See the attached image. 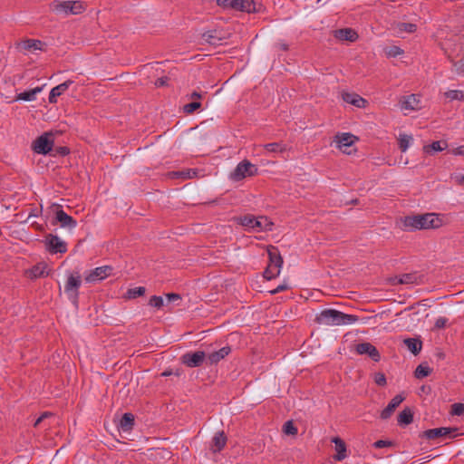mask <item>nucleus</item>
Listing matches in <instances>:
<instances>
[{"instance_id":"1","label":"nucleus","mask_w":464,"mask_h":464,"mask_svg":"<svg viewBox=\"0 0 464 464\" xmlns=\"http://www.w3.org/2000/svg\"><path fill=\"white\" fill-rule=\"evenodd\" d=\"M402 228L404 230H420L438 228L442 222L435 213H426L422 215L407 216L401 219Z\"/></svg>"},{"instance_id":"2","label":"nucleus","mask_w":464,"mask_h":464,"mask_svg":"<svg viewBox=\"0 0 464 464\" xmlns=\"http://www.w3.org/2000/svg\"><path fill=\"white\" fill-rule=\"evenodd\" d=\"M359 320L357 315L344 314L335 309H324L315 317V322L324 325L353 324Z\"/></svg>"},{"instance_id":"3","label":"nucleus","mask_w":464,"mask_h":464,"mask_svg":"<svg viewBox=\"0 0 464 464\" xmlns=\"http://www.w3.org/2000/svg\"><path fill=\"white\" fill-rule=\"evenodd\" d=\"M49 8L55 14H80L85 10V5L82 1H58L54 0L49 5Z\"/></svg>"},{"instance_id":"4","label":"nucleus","mask_w":464,"mask_h":464,"mask_svg":"<svg viewBox=\"0 0 464 464\" xmlns=\"http://www.w3.org/2000/svg\"><path fill=\"white\" fill-rule=\"evenodd\" d=\"M217 4L225 9L246 13H259L262 9V5H257L254 0H217Z\"/></svg>"},{"instance_id":"5","label":"nucleus","mask_w":464,"mask_h":464,"mask_svg":"<svg viewBox=\"0 0 464 464\" xmlns=\"http://www.w3.org/2000/svg\"><path fill=\"white\" fill-rule=\"evenodd\" d=\"M238 223L257 232L271 231L274 226V223L270 221L266 217L261 216L256 218L253 215H246L244 217L238 218Z\"/></svg>"},{"instance_id":"6","label":"nucleus","mask_w":464,"mask_h":464,"mask_svg":"<svg viewBox=\"0 0 464 464\" xmlns=\"http://www.w3.org/2000/svg\"><path fill=\"white\" fill-rule=\"evenodd\" d=\"M258 169L249 160H244L240 161L235 169L230 173L229 178L233 181H240L246 178L254 177L257 174Z\"/></svg>"},{"instance_id":"7","label":"nucleus","mask_w":464,"mask_h":464,"mask_svg":"<svg viewBox=\"0 0 464 464\" xmlns=\"http://www.w3.org/2000/svg\"><path fill=\"white\" fill-rule=\"evenodd\" d=\"M82 285V278L79 272H74L69 275L64 291L67 294L72 303L77 306L79 299V288Z\"/></svg>"},{"instance_id":"8","label":"nucleus","mask_w":464,"mask_h":464,"mask_svg":"<svg viewBox=\"0 0 464 464\" xmlns=\"http://www.w3.org/2000/svg\"><path fill=\"white\" fill-rule=\"evenodd\" d=\"M54 208V218L52 221V225L55 226L59 224L61 227L73 229L77 226V221L70 215H68L61 205H53Z\"/></svg>"},{"instance_id":"9","label":"nucleus","mask_w":464,"mask_h":464,"mask_svg":"<svg viewBox=\"0 0 464 464\" xmlns=\"http://www.w3.org/2000/svg\"><path fill=\"white\" fill-rule=\"evenodd\" d=\"M53 142V133L44 132L33 142L32 149L38 154L45 155L52 150Z\"/></svg>"},{"instance_id":"10","label":"nucleus","mask_w":464,"mask_h":464,"mask_svg":"<svg viewBox=\"0 0 464 464\" xmlns=\"http://www.w3.org/2000/svg\"><path fill=\"white\" fill-rule=\"evenodd\" d=\"M44 244L46 249L51 254H63L67 251L66 242L63 241L58 236L53 234H47L44 237Z\"/></svg>"},{"instance_id":"11","label":"nucleus","mask_w":464,"mask_h":464,"mask_svg":"<svg viewBox=\"0 0 464 464\" xmlns=\"http://www.w3.org/2000/svg\"><path fill=\"white\" fill-rule=\"evenodd\" d=\"M205 360H206V353L203 351H197L194 353H186L180 358L181 362L189 368H195V367L200 366L204 362Z\"/></svg>"},{"instance_id":"12","label":"nucleus","mask_w":464,"mask_h":464,"mask_svg":"<svg viewBox=\"0 0 464 464\" xmlns=\"http://www.w3.org/2000/svg\"><path fill=\"white\" fill-rule=\"evenodd\" d=\"M457 429L455 428H435L424 430L420 437L425 438L429 440H435L440 438L450 437L452 433H455Z\"/></svg>"},{"instance_id":"13","label":"nucleus","mask_w":464,"mask_h":464,"mask_svg":"<svg viewBox=\"0 0 464 464\" xmlns=\"http://www.w3.org/2000/svg\"><path fill=\"white\" fill-rule=\"evenodd\" d=\"M113 267L111 266H102L91 270L88 275L85 276V281L87 283H94L97 281H102L112 274Z\"/></svg>"},{"instance_id":"14","label":"nucleus","mask_w":464,"mask_h":464,"mask_svg":"<svg viewBox=\"0 0 464 464\" xmlns=\"http://www.w3.org/2000/svg\"><path fill=\"white\" fill-rule=\"evenodd\" d=\"M355 351L358 354L369 355V357L374 362H379L381 359L379 351L370 343H358L355 347Z\"/></svg>"},{"instance_id":"15","label":"nucleus","mask_w":464,"mask_h":464,"mask_svg":"<svg viewBox=\"0 0 464 464\" xmlns=\"http://www.w3.org/2000/svg\"><path fill=\"white\" fill-rule=\"evenodd\" d=\"M405 400V397L398 394L395 397H393L391 401L388 403V405L381 412V419L382 420H388L392 417L397 407Z\"/></svg>"},{"instance_id":"16","label":"nucleus","mask_w":464,"mask_h":464,"mask_svg":"<svg viewBox=\"0 0 464 464\" xmlns=\"http://www.w3.org/2000/svg\"><path fill=\"white\" fill-rule=\"evenodd\" d=\"M73 83V81L67 80L64 82L53 87L49 94V102L50 103H56L57 102V97L61 96L63 93H64L69 87Z\"/></svg>"},{"instance_id":"17","label":"nucleus","mask_w":464,"mask_h":464,"mask_svg":"<svg viewBox=\"0 0 464 464\" xmlns=\"http://www.w3.org/2000/svg\"><path fill=\"white\" fill-rule=\"evenodd\" d=\"M267 254L269 258L268 265L281 268L284 261L278 248L274 246H268Z\"/></svg>"},{"instance_id":"18","label":"nucleus","mask_w":464,"mask_h":464,"mask_svg":"<svg viewBox=\"0 0 464 464\" xmlns=\"http://www.w3.org/2000/svg\"><path fill=\"white\" fill-rule=\"evenodd\" d=\"M231 353V347L230 346H224L218 351L213 352L208 354L207 357L208 362L212 364L218 363L221 360H223L225 357H227Z\"/></svg>"},{"instance_id":"19","label":"nucleus","mask_w":464,"mask_h":464,"mask_svg":"<svg viewBox=\"0 0 464 464\" xmlns=\"http://www.w3.org/2000/svg\"><path fill=\"white\" fill-rule=\"evenodd\" d=\"M342 97L345 102L354 105L357 108H365L367 104V101L365 99L353 92H343Z\"/></svg>"},{"instance_id":"20","label":"nucleus","mask_w":464,"mask_h":464,"mask_svg":"<svg viewBox=\"0 0 464 464\" xmlns=\"http://www.w3.org/2000/svg\"><path fill=\"white\" fill-rule=\"evenodd\" d=\"M334 37L342 41L355 42L358 39V34L352 28H343L334 31Z\"/></svg>"},{"instance_id":"21","label":"nucleus","mask_w":464,"mask_h":464,"mask_svg":"<svg viewBox=\"0 0 464 464\" xmlns=\"http://www.w3.org/2000/svg\"><path fill=\"white\" fill-rule=\"evenodd\" d=\"M227 436L225 435L224 431L217 432L212 439L210 450L213 452L221 451L227 444Z\"/></svg>"},{"instance_id":"22","label":"nucleus","mask_w":464,"mask_h":464,"mask_svg":"<svg viewBox=\"0 0 464 464\" xmlns=\"http://www.w3.org/2000/svg\"><path fill=\"white\" fill-rule=\"evenodd\" d=\"M332 442L335 445L336 454L334 455V459L340 461L346 458V445L345 442L339 437H334L332 439Z\"/></svg>"},{"instance_id":"23","label":"nucleus","mask_w":464,"mask_h":464,"mask_svg":"<svg viewBox=\"0 0 464 464\" xmlns=\"http://www.w3.org/2000/svg\"><path fill=\"white\" fill-rule=\"evenodd\" d=\"M357 138L351 133L337 134L334 140L338 143L339 149L352 146Z\"/></svg>"},{"instance_id":"24","label":"nucleus","mask_w":464,"mask_h":464,"mask_svg":"<svg viewBox=\"0 0 464 464\" xmlns=\"http://www.w3.org/2000/svg\"><path fill=\"white\" fill-rule=\"evenodd\" d=\"M47 266L44 263H39L33 266L32 269L29 270L28 276L31 279H35L39 277H44L48 276V272L46 271Z\"/></svg>"},{"instance_id":"25","label":"nucleus","mask_w":464,"mask_h":464,"mask_svg":"<svg viewBox=\"0 0 464 464\" xmlns=\"http://www.w3.org/2000/svg\"><path fill=\"white\" fill-rule=\"evenodd\" d=\"M44 86V85L40 86V87H35L29 91L20 92L17 94L15 100H17V101L21 100V101H26V102L34 101L36 98V94L42 92Z\"/></svg>"},{"instance_id":"26","label":"nucleus","mask_w":464,"mask_h":464,"mask_svg":"<svg viewBox=\"0 0 464 464\" xmlns=\"http://www.w3.org/2000/svg\"><path fill=\"white\" fill-rule=\"evenodd\" d=\"M202 39L206 43H208L211 45H214V46L220 45L221 41H222V37L218 35L217 30H210V31L205 32L204 34H202Z\"/></svg>"},{"instance_id":"27","label":"nucleus","mask_w":464,"mask_h":464,"mask_svg":"<svg viewBox=\"0 0 464 464\" xmlns=\"http://www.w3.org/2000/svg\"><path fill=\"white\" fill-rule=\"evenodd\" d=\"M420 100L415 94L409 95L403 98L401 102V108L405 110H418Z\"/></svg>"},{"instance_id":"28","label":"nucleus","mask_w":464,"mask_h":464,"mask_svg":"<svg viewBox=\"0 0 464 464\" xmlns=\"http://www.w3.org/2000/svg\"><path fill=\"white\" fill-rule=\"evenodd\" d=\"M134 415L132 413H124L120 420L121 430L123 431H130L134 426Z\"/></svg>"},{"instance_id":"29","label":"nucleus","mask_w":464,"mask_h":464,"mask_svg":"<svg viewBox=\"0 0 464 464\" xmlns=\"http://www.w3.org/2000/svg\"><path fill=\"white\" fill-rule=\"evenodd\" d=\"M405 345L414 355L420 353L422 348V342L418 338H407L404 341Z\"/></svg>"},{"instance_id":"30","label":"nucleus","mask_w":464,"mask_h":464,"mask_svg":"<svg viewBox=\"0 0 464 464\" xmlns=\"http://www.w3.org/2000/svg\"><path fill=\"white\" fill-rule=\"evenodd\" d=\"M400 426H406L413 421V412L410 408H405L397 418Z\"/></svg>"},{"instance_id":"31","label":"nucleus","mask_w":464,"mask_h":464,"mask_svg":"<svg viewBox=\"0 0 464 464\" xmlns=\"http://www.w3.org/2000/svg\"><path fill=\"white\" fill-rule=\"evenodd\" d=\"M448 148V142L446 140L433 141L430 145L423 147L425 153L430 154L432 152L442 151Z\"/></svg>"},{"instance_id":"32","label":"nucleus","mask_w":464,"mask_h":464,"mask_svg":"<svg viewBox=\"0 0 464 464\" xmlns=\"http://www.w3.org/2000/svg\"><path fill=\"white\" fill-rule=\"evenodd\" d=\"M401 285H418L420 282V276L417 273H409L400 276L397 280Z\"/></svg>"},{"instance_id":"33","label":"nucleus","mask_w":464,"mask_h":464,"mask_svg":"<svg viewBox=\"0 0 464 464\" xmlns=\"http://www.w3.org/2000/svg\"><path fill=\"white\" fill-rule=\"evenodd\" d=\"M44 43L40 40L28 39L20 44V47L24 51L42 50Z\"/></svg>"},{"instance_id":"34","label":"nucleus","mask_w":464,"mask_h":464,"mask_svg":"<svg viewBox=\"0 0 464 464\" xmlns=\"http://www.w3.org/2000/svg\"><path fill=\"white\" fill-rule=\"evenodd\" d=\"M264 149L271 153H284L288 150L287 146L283 142H272L264 145Z\"/></svg>"},{"instance_id":"35","label":"nucleus","mask_w":464,"mask_h":464,"mask_svg":"<svg viewBox=\"0 0 464 464\" xmlns=\"http://www.w3.org/2000/svg\"><path fill=\"white\" fill-rule=\"evenodd\" d=\"M432 370L429 366H424L423 364H420L417 366L414 376L417 379H422L424 377L429 376L431 373Z\"/></svg>"},{"instance_id":"36","label":"nucleus","mask_w":464,"mask_h":464,"mask_svg":"<svg viewBox=\"0 0 464 464\" xmlns=\"http://www.w3.org/2000/svg\"><path fill=\"white\" fill-rule=\"evenodd\" d=\"M412 141V137L406 134H401L399 137V148L402 152H405L411 142Z\"/></svg>"},{"instance_id":"37","label":"nucleus","mask_w":464,"mask_h":464,"mask_svg":"<svg viewBox=\"0 0 464 464\" xmlns=\"http://www.w3.org/2000/svg\"><path fill=\"white\" fill-rule=\"evenodd\" d=\"M280 269L281 268H277L268 265L266 270L264 271V277L267 280L274 279L279 276Z\"/></svg>"},{"instance_id":"38","label":"nucleus","mask_w":464,"mask_h":464,"mask_svg":"<svg viewBox=\"0 0 464 464\" xmlns=\"http://www.w3.org/2000/svg\"><path fill=\"white\" fill-rule=\"evenodd\" d=\"M145 287L143 286H138L134 288H130L126 293V297L129 299H134L139 296H142L145 294Z\"/></svg>"},{"instance_id":"39","label":"nucleus","mask_w":464,"mask_h":464,"mask_svg":"<svg viewBox=\"0 0 464 464\" xmlns=\"http://www.w3.org/2000/svg\"><path fill=\"white\" fill-rule=\"evenodd\" d=\"M446 98L450 101L458 100L464 101V91L460 90H450L445 92Z\"/></svg>"},{"instance_id":"40","label":"nucleus","mask_w":464,"mask_h":464,"mask_svg":"<svg viewBox=\"0 0 464 464\" xmlns=\"http://www.w3.org/2000/svg\"><path fill=\"white\" fill-rule=\"evenodd\" d=\"M149 304L157 309H160L164 305V301L161 296L152 295L149 300Z\"/></svg>"},{"instance_id":"41","label":"nucleus","mask_w":464,"mask_h":464,"mask_svg":"<svg viewBox=\"0 0 464 464\" xmlns=\"http://www.w3.org/2000/svg\"><path fill=\"white\" fill-rule=\"evenodd\" d=\"M283 431L287 435H296L297 428L294 425L292 420H288L284 424Z\"/></svg>"},{"instance_id":"42","label":"nucleus","mask_w":464,"mask_h":464,"mask_svg":"<svg viewBox=\"0 0 464 464\" xmlns=\"http://www.w3.org/2000/svg\"><path fill=\"white\" fill-rule=\"evenodd\" d=\"M201 107V103L198 102H193L190 103H188L184 106L183 110L184 112L188 114L193 113L196 110L199 109Z\"/></svg>"},{"instance_id":"43","label":"nucleus","mask_w":464,"mask_h":464,"mask_svg":"<svg viewBox=\"0 0 464 464\" xmlns=\"http://www.w3.org/2000/svg\"><path fill=\"white\" fill-rule=\"evenodd\" d=\"M450 413L456 416H460L464 414V403L458 402L452 404Z\"/></svg>"},{"instance_id":"44","label":"nucleus","mask_w":464,"mask_h":464,"mask_svg":"<svg viewBox=\"0 0 464 464\" xmlns=\"http://www.w3.org/2000/svg\"><path fill=\"white\" fill-rule=\"evenodd\" d=\"M417 29L416 24L411 23H402L400 24V30L405 31L408 33H413Z\"/></svg>"},{"instance_id":"45","label":"nucleus","mask_w":464,"mask_h":464,"mask_svg":"<svg viewBox=\"0 0 464 464\" xmlns=\"http://www.w3.org/2000/svg\"><path fill=\"white\" fill-rule=\"evenodd\" d=\"M374 382L377 385L379 386H385L387 382H386V377L383 373L382 372H377L374 376Z\"/></svg>"},{"instance_id":"46","label":"nucleus","mask_w":464,"mask_h":464,"mask_svg":"<svg viewBox=\"0 0 464 464\" xmlns=\"http://www.w3.org/2000/svg\"><path fill=\"white\" fill-rule=\"evenodd\" d=\"M392 445H393L392 441H391V440H377V441H375L373 443V447L376 448V449L391 447Z\"/></svg>"},{"instance_id":"47","label":"nucleus","mask_w":464,"mask_h":464,"mask_svg":"<svg viewBox=\"0 0 464 464\" xmlns=\"http://www.w3.org/2000/svg\"><path fill=\"white\" fill-rule=\"evenodd\" d=\"M448 319L446 317H439L434 324L435 329H442L446 326Z\"/></svg>"},{"instance_id":"48","label":"nucleus","mask_w":464,"mask_h":464,"mask_svg":"<svg viewBox=\"0 0 464 464\" xmlns=\"http://www.w3.org/2000/svg\"><path fill=\"white\" fill-rule=\"evenodd\" d=\"M453 66L458 73H464V60L461 59L459 62H453Z\"/></svg>"},{"instance_id":"49","label":"nucleus","mask_w":464,"mask_h":464,"mask_svg":"<svg viewBox=\"0 0 464 464\" xmlns=\"http://www.w3.org/2000/svg\"><path fill=\"white\" fill-rule=\"evenodd\" d=\"M173 177L175 178H181V179H188V178H191V173H190V170H188V171H176V172H173Z\"/></svg>"},{"instance_id":"50","label":"nucleus","mask_w":464,"mask_h":464,"mask_svg":"<svg viewBox=\"0 0 464 464\" xmlns=\"http://www.w3.org/2000/svg\"><path fill=\"white\" fill-rule=\"evenodd\" d=\"M451 179L455 180L456 184H458L459 186L464 185V174L463 175L452 174Z\"/></svg>"},{"instance_id":"51","label":"nucleus","mask_w":464,"mask_h":464,"mask_svg":"<svg viewBox=\"0 0 464 464\" xmlns=\"http://www.w3.org/2000/svg\"><path fill=\"white\" fill-rule=\"evenodd\" d=\"M402 53H403V51H402L400 47H398V46H393V47H392V48H391V50H390V52H389V53H388V54H389L390 56L395 57V56H397V55L401 54Z\"/></svg>"},{"instance_id":"52","label":"nucleus","mask_w":464,"mask_h":464,"mask_svg":"<svg viewBox=\"0 0 464 464\" xmlns=\"http://www.w3.org/2000/svg\"><path fill=\"white\" fill-rule=\"evenodd\" d=\"M289 288V286L286 285V284H282V285H279L276 288H275L274 290L270 291V293L272 295H276L277 293H280V292H283V291H285Z\"/></svg>"},{"instance_id":"53","label":"nucleus","mask_w":464,"mask_h":464,"mask_svg":"<svg viewBox=\"0 0 464 464\" xmlns=\"http://www.w3.org/2000/svg\"><path fill=\"white\" fill-rule=\"evenodd\" d=\"M166 296L169 302H174L181 299V296L179 294L175 293L167 294Z\"/></svg>"},{"instance_id":"54","label":"nucleus","mask_w":464,"mask_h":464,"mask_svg":"<svg viewBox=\"0 0 464 464\" xmlns=\"http://www.w3.org/2000/svg\"><path fill=\"white\" fill-rule=\"evenodd\" d=\"M169 78L168 77H160L159 79L156 80L155 82V85L157 87H161V86H164L167 84V82H168Z\"/></svg>"},{"instance_id":"55","label":"nucleus","mask_w":464,"mask_h":464,"mask_svg":"<svg viewBox=\"0 0 464 464\" xmlns=\"http://www.w3.org/2000/svg\"><path fill=\"white\" fill-rule=\"evenodd\" d=\"M454 155H464V145L459 146L452 150Z\"/></svg>"},{"instance_id":"56","label":"nucleus","mask_w":464,"mask_h":464,"mask_svg":"<svg viewBox=\"0 0 464 464\" xmlns=\"http://www.w3.org/2000/svg\"><path fill=\"white\" fill-rule=\"evenodd\" d=\"M276 47L281 50V51H287L289 49V46L285 42H279L277 44H276Z\"/></svg>"},{"instance_id":"57","label":"nucleus","mask_w":464,"mask_h":464,"mask_svg":"<svg viewBox=\"0 0 464 464\" xmlns=\"http://www.w3.org/2000/svg\"><path fill=\"white\" fill-rule=\"evenodd\" d=\"M57 151L62 155H67L70 152L67 147H60L57 149Z\"/></svg>"},{"instance_id":"58","label":"nucleus","mask_w":464,"mask_h":464,"mask_svg":"<svg viewBox=\"0 0 464 464\" xmlns=\"http://www.w3.org/2000/svg\"><path fill=\"white\" fill-rule=\"evenodd\" d=\"M398 279H400V276H394V277H391L389 279V281H390L392 285H401L399 282H397Z\"/></svg>"},{"instance_id":"59","label":"nucleus","mask_w":464,"mask_h":464,"mask_svg":"<svg viewBox=\"0 0 464 464\" xmlns=\"http://www.w3.org/2000/svg\"><path fill=\"white\" fill-rule=\"evenodd\" d=\"M191 99H196V100H198V99H201L202 98V94L198 92H193L190 95Z\"/></svg>"},{"instance_id":"60","label":"nucleus","mask_w":464,"mask_h":464,"mask_svg":"<svg viewBox=\"0 0 464 464\" xmlns=\"http://www.w3.org/2000/svg\"><path fill=\"white\" fill-rule=\"evenodd\" d=\"M43 420H43V417H38V418L35 420L34 423V427H37V426H39V424H40Z\"/></svg>"},{"instance_id":"61","label":"nucleus","mask_w":464,"mask_h":464,"mask_svg":"<svg viewBox=\"0 0 464 464\" xmlns=\"http://www.w3.org/2000/svg\"><path fill=\"white\" fill-rule=\"evenodd\" d=\"M50 415H51V413H50V412L45 411V412H44L40 417H43V420H44L45 418H47V417H48V416H50Z\"/></svg>"},{"instance_id":"62","label":"nucleus","mask_w":464,"mask_h":464,"mask_svg":"<svg viewBox=\"0 0 464 464\" xmlns=\"http://www.w3.org/2000/svg\"><path fill=\"white\" fill-rule=\"evenodd\" d=\"M170 374H171V372H168V371H166V372H164L162 373V375H163V376H169V375H170Z\"/></svg>"}]
</instances>
